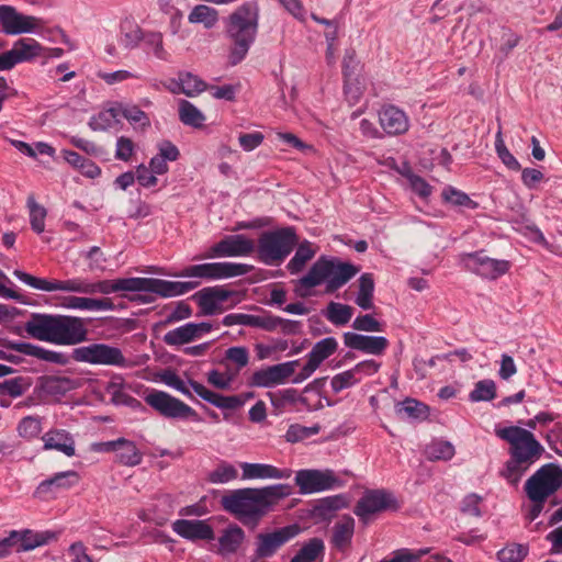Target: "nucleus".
<instances>
[{"instance_id":"nucleus-1","label":"nucleus","mask_w":562,"mask_h":562,"mask_svg":"<svg viewBox=\"0 0 562 562\" xmlns=\"http://www.w3.org/2000/svg\"><path fill=\"white\" fill-rule=\"evenodd\" d=\"M289 484H274L261 488H239L223 496L222 505L245 526L256 527L279 501L290 496Z\"/></svg>"},{"instance_id":"nucleus-2","label":"nucleus","mask_w":562,"mask_h":562,"mask_svg":"<svg viewBox=\"0 0 562 562\" xmlns=\"http://www.w3.org/2000/svg\"><path fill=\"white\" fill-rule=\"evenodd\" d=\"M496 436L509 445V459L506 461L501 475L512 485H517L522 475L544 453V447L535 435L519 426H508L495 429Z\"/></svg>"},{"instance_id":"nucleus-3","label":"nucleus","mask_w":562,"mask_h":562,"mask_svg":"<svg viewBox=\"0 0 562 562\" xmlns=\"http://www.w3.org/2000/svg\"><path fill=\"white\" fill-rule=\"evenodd\" d=\"M24 328L34 339L63 346L80 344L88 334L82 318L68 315L34 313Z\"/></svg>"},{"instance_id":"nucleus-4","label":"nucleus","mask_w":562,"mask_h":562,"mask_svg":"<svg viewBox=\"0 0 562 562\" xmlns=\"http://www.w3.org/2000/svg\"><path fill=\"white\" fill-rule=\"evenodd\" d=\"M259 27V7L256 1L238 5L224 20L225 36L231 42L228 63H241L255 43Z\"/></svg>"},{"instance_id":"nucleus-5","label":"nucleus","mask_w":562,"mask_h":562,"mask_svg":"<svg viewBox=\"0 0 562 562\" xmlns=\"http://www.w3.org/2000/svg\"><path fill=\"white\" fill-rule=\"evenodd\" d=\"M359 271L360 268L352 263L342 262L338 258L321 256L308 272L299 280V283L307 290L325 283L326 293H334Z\"/></svg>"},{"instance_id":"nucleus-6","label":"nucleus","mask_w":562,"mask_h":562,"mask_svg":"<svg viewBox=\"0 0 562 562\" xmlns=\"http://www.w3.org/2000/svg\"><path fill=\"white\" fill-rule=\"evenodd\" d=\"M296 244L297 236L293 227L263 232L258 239V257L266 265H279L292 252Z\"/></svg>"},{"instance_id":"nucleus-7","label":"nucleus","mask_w":562,"mask_h":562,"mask_svg":"<svg viewBox=\"0 0 562 562\" xmlns=\"http://www.w3.org/2000/svg\"><path fill=\"white\" fill-rule=\"evenodd\" d=\"M161 381L166 385L177 390L190 400H194L191 392L192 390L201 398L222 409H236L244 405V401L238 395H221L209 390L203 384L194 380L184 382L176 372L171 370H167L161 374Z\"/></svg>"},{"instance_id":"nucleus-8","label":"nucleus","mask_w":562,"mask_h":562,"mask_svg":"<svg viewBox=\"0 0 562 562\" xmlns=\"http://www.w3.org/2000/svg\"><path fill=\"white\" fill-rule=\"evenodd\" d=\"M562 486V468L557 463L540 467L525 483V492L532 503H544Z\"/></svg>"},{"instance_id":"nucleus-9","label":"nucleus","mask_w":562,"mask_h":562,"mask_svg":"<svg viewBox=\"0 0 562 562\" xmlns=\"http://www.w3.org/2000/svg\"><path fill=\"white\" fill-rule=\"evenodd\" d=\"M251 266L237 262H206L184 267L175 277L196 278L202 280H222L247 274Z\"/></svg>"},{"instance_id":"nucleus-10","label":"nucleus","mask_w":562,"mask_h":562,"mask_svg":"<svg viewBox=\"0 0 562 562\" xmlns=\"http://www.w3.org/2000/svg\"><path fill=\"white\" fill-rule=\"evenodd\" d=\"M144 400L147 405L165 418L201 420L199 414L191 406L167 392L153 390Z\"/></svg>"},{"instance_id":"nucleus-11","label":"nucleus","mask_w":562,"mask_h":562,"mask_svg":"<svg viewBox=\"0 0 562 562\" xmlns=\"http://www.w3.org/2000/svg\"><path fill=\"white\" fill-rule=\"evenodd\" d=\"M463 268L481 278L496 280L508 272L510 262L488 257L484 250L460 255Z\"/></svg>"},{"instance_id":"nucleus-12","label":"nucleus","mask_w":562,"mask_h":562,"mask_svg":"<svg viewBox=\"0 0 562 562\" xmlns=\"http://www.w3.org/2000/svg\"><path fill=\"white\" fill-rule=\"evenodd\" d=\"M295 484L303 495L321 493L344 485L342 480L330 469H305L295 473Z\"/></svg>"},{"instance_id":"nucleus-13","label":"nucleus","mask_w":562,"mask_h":562,"mask_svg":"<svg viewBox=\"0 0 562 562\" xmlns=\"http://www.w3.org/2000/svg\"><path fill=\"white\" fill-rule=\"evenodd\" d=\"M76 361L91 364L126 367L127 360L121 349L106 344H91L74 350Z\"/></svg>"},{"instance_id":"nucleus-14","label":"nucleus","mask_w":562,"mask_h":562,"mask_svg":"<svg viewBox=\"0 0 562 562\" xmlns=\"http://www.w3.org/2000/svg\"><path fill=\"white\" fill-rule=\"evenodd\" d=\"M302 528L297 524L277 528L271 532H261L256 537L255 554L259 559L271 558L290 540L299 536Z\"/></svg>"},{"instance_id":"nucleus-15","label":"nucleus","mask_w":562,"mask_h":562,"mask_svg":"<svg viewBox=\"0 0 562 562\" xmlns=\"http://www.w3.org/2000/svg\"><path fill=\"white\" fill-rule=\"evenodd\" d=\"M44 46L32 37L15 41L11 49L0 54V71L11 70L18 64L30 63L40 58Z\"/></svg>"},{"instance_id":"nucleus-16","label":"nucleus","mask_w":562,"mask_h":562,"mask_svg":"<svg viewBox=\"0 0 562 562\" xmlns=\"http://www.w3.org/2000/svg\"><path fill=\"white\" fill-rule=\"evenodd\" d=\"M398 503L393 493L385 490H370L364 492L357 502L353 513L363 521L376 513L387 509H397Z\"/></svg>"},{"instance_id":"nucleus-17","label":"nucleus","mask_w":562,"mask_h":562,"mask_svg":"<svg viewBox=\"0 0 562 562\" xmlns=\"http://www.w3.org/2000/svg\"><path fill=\"white\" fill-rule=\"evenodd\" d=\"M0 24L7 35L33 33L43 25L42 19L34 15H25L16 11L14 7L0 5Z\"/></svg>"},{"instance_id":"nucleus-18","label":"nucleus","mask_w":562,"mask_h":562,"mask_svg":"<svg viewBox=\"0 0 562 562\" xmlns=\"http://www.w3.org/2000/svg\"><path fill=\"white\" fill-rule=\"evenodd\" d=\"M255 250V243L245 235H227L214 244L204 258L245 257Z\"/></svg>"},{"instance_id":"nucleus-19","label":"nucleus","mask_w":562,"mask_h":562,"mask_svg":"<svg viewBox=\"0 0 562 562\" xmlns=\"http://www.w3.org/2000/svg\"><path fill=\"white\" fill-rule=\"evenodd\" d=\"M297 363V360H293L255 371L251 375L250 384L257 387H272L282 384L288 378L293 375Z\"/></svg>"},{"instance_id":"nucleus-20","label":"nucleus","mask_w":562,"mask_h":562,"mask_svg":"<svg viewBox=\"0 0 562 562\" xmlns=\"http://www.w3.org/2000/svg\"><path fill=\"white\" fill-rule=\"evenodd\" d=\"M233 295V291L226 290L223 286L215 285L200 290L194 294L199 307L201 308L200 314L204 316H211L224 311L223 303L226 302Z\"/></svg>"},{"instance_id":"nucleus-21","label":"nucleus","mask_w":562,"mask_h":562,"mask_svg":"<svg viewBox=\"0 0 562 562\" xmlns=\"http://www.w3.org/2000/svg\"><path fill=\"white\" fill-rule=\"evenodd\" d=\"M200 285L199 281H168L144 278V292L155 293L162 297L186 294Z\"/></svg>"},{"instance_id":"nucleus-22","label":"nucleus","mask_w":562,"mask_h":562,"mask_svg":"<svg viewBox=\"0 0 562 562\" xmlns=\"http://www.w3.org/2000/svg\"><path fill=\"white\" fill-rule=\"evenodd\" d=\"M346 347L368 355H382L389 346V340L383 336H366L352 331L344 334Z\"/></svg>"},{"instance_id":"nucleus-23","label":"nucleus","mask_w":562,"mask_h":562,"mask_svg":"<svg viewBox=\"0 0 562 562\" xmlns=\"http://www.w3.org/2000/svg\"><path fill=\"white\" fill-rule=\"evenodd\" d=\"M379 122L383 131L391 136L402 135L409 127L406 113L394 105H386L380 110Z\"/></svg>"},{"instance_id":"nucleus-24","label":"nucleus","mask_w":562,"mask_h":562,"mask_svg":"<svg viewBox=\"0 0 562 562\" xmlns=\"http://www.w3.org/2000/svg\"><path fill=\"white\" fill-rule=\"evenodd\" d=\"M172 530L191 541L214 539L213 528L204 520L178 519L172 522Z\"/></svg>"},{"instance_id":"nucleus-25","label":"nucleus","mask_w":562,"mask_h":562,"mask_svg":"<svg viewBox=\"0 0 562 562\" xmlns=\"http://www.w3.org/2000/svg\"><path fill=\"white\" fill-rule=\"evenodd\" d=\"M144 292V278H121L91 282V295L111 294L115 292Z\"/></svg>"},{"instance_id":"nucleus-26","label":"nucleus","mask_w":562,"mask_h":562,"mask_svg":"<svg viewBox=\"0 0 562 562\" xmlns=\"http://www.w3.org/2000/svg\"><path fill=\"white\" fill-rule=\"evenodd\" d=\"M5 347L13 351L34 357L49 363L66 364L68 362L67 356L63 352L48 350L31 342L9 341L5 344Z\"/></svg>"},{"instance_id":"nucleus-27","label":"nucleus","mask_w":562,"mask_h":562,"mask_svg":"<svg viewBox=\"0 0 562 562\" xmlns=\"http://www.w3.org/2000/svg\"><path fill=\"white\" fill-rule=\"evenodd\" d=\"M243 470V479L244 480H254V479H289L292 475V471L290 469H278L271 464L265 463H248L244 462L240 464Z\"/></svg>"},{"instance_id":"nucleus-28","label":"nucleus","mask_w":562,"mask_h":562,"mask_svg":"<svg viewBox=\"0 0 562 562\" xmlns=\"http://www.w3.org/2000/svg\"><path fill=\"white\" fill-rule=\"evenodd\" d=\"M58 538V532L52 530L45 531H33L31 529H24L18 531L16 552L31 551L37 547L45 546L50 541Z\"/></svg>"},{"instance_id":"nucleus-29","label":"nucleus","mask_w":562,"mask_h":562,"mask_svg":"<svg viewBox=\"0 0 562 562\" xmlns=\"http://www.w3.org/2000/svg\"><path fill=\"white\" fill-rule=\"evenodd\" d=\"M45 450H57L67 457L75 456V440L71 435L64 429L49 430L43 435Z\"/></svg>"},{"instance_id":"nucleus-30","label":"nucleus","mask_w":562,"mask_h":562,"mask_svg":"<svg viewBox=\"0 0 562 562\" xmlns=\"http://www.w3.org/2000/svg\"><path fill=\"white\" fill-rule=\"evenodd\" d=\"M143 49L147 56L159 61H171V53L165 44L164 34L159 31H146V35L143 41Z\"/></svg>"},{"instance_id":"nucleus-31","label":"nucleus","mask_w":562,"mask_h":562,"mask_svg":"<svg viewBox=\"0 0 562 562\" xmlns=\"http://www.w3.org/2000/svg\"><path fill=\"white\" fill-rule=\"evenodd\" d=\"M355 532V519L349 516H342L333 527L331 544L339 551L349 548Z\"/></svg>"},{"instance_id":"nucleus-32","label":"nucleus","mask_w":562,"mask_h":562,"mask_svg":"<svg viewBox=\"0 0 562 562\" xmlns=\"http://www.w3.org/2000/svg\"><path fill=\"white\" fill-rule=\"evenodd\" d=\"M63 305L71 310L85 311H112L114 303L109 297L94 299L86 296H68L65 299Z\"/></svg>"},{"instance_id":"nucleus-33","label":"nucleus","mask_w":562,"mask_h":562,"mask_svg":"<svg viewBox=\"0 0 562 562\" xmlns=\"http://www.w3.org/2000/svg\"><path fill=\"white\" fill-rule=\"evenodd\" d=\"M115 462L125 467L138 465L143 460V454L135 442L125 438L116 439Z\"/></svg>"},{"instance_id":"nucleus-34","label":"nucleus","mask_w":562,"mask_h":562,"mask_svg":"<svg viewBox=\"0 0 562 562\" xmlns=\"http://www.w3.org/2000/svg\"><path fill=\"white\" fill-rule=\"evenodd\" d=\"M78 480V473L72 470L56 473L53 477L40 483L35 491V495L38 497L44 496L50 492L52 487L69 488L75 485Z\"/></svg>"},{"instance_id":"nucleus-35","label":"nucleus","mask_w":562,"mask_h":562,"mask_svg":"<svg viewBox=\"0 0 562 562\" xmlns=\"http://www.w3.org/2000/svg\"><path fill=\"white\" fill-rule=\"evenodd\" d=\"M245 540V531L237 525H229L218 538V552L222 555L235 553Z\"/></svg>"},{"instance_id":"nucleus-36","label":"nucleus","mask_w":562,"mask_h":562,"mask_svg":"<svg viewBox=\"0 0 562 562\" xmlns=\"http://www.w3.org/2000/svg\"><path fill=\"white\" fill-rule=\"evenodd\" d=\"M347 506L348 501L344 494L327 496L317 501L314 506V514L322 519H330L337 510Z\"/></svg>"},{"instance_id":"nucleus-37","label":"nucleus","mask_w":562,"mask_h":562,"mask_svg":"<svg viewBox=\"0 0 562 562\" xmlns=\"http://www.w3.org/2000/svg\"><path fill=\"white\" fill-rule=\"evenodd\" d=\"M121 43L127 49H134L143 43L146 31L133 20H124L120 25Z\"/></svg>"},{"instance_id":"nucleus-38","label":"nucleus","mask_w":562,"mask_h":562,"mask_svg":"<svg viewBox=\"0 0 562 562\" xmlns=\"http://www.w3.org/2000/svg\"><path fill=\"white\" fill-rule=\"evenodd\" d=\"M374 280L371 273H363L358 280V293L355 303L362 310L373 308Z\"/></svg>"},{"instance_id":"nucleus-39","label":"nucleus","mask_w":562,"mask_h":562,"mask_svg":"<svg viewBox=\"0 0 562 562\" xmlns=\"http://www.w3.org/2000/svg\"><path fill=\"white\" fill-rule=\"evenodd\" d=\"M300 326L301 324L297 321L284 319L270 314L262 315L261 329L267 331H274L279 329L285 335H294L300 331Z\"/></svg>"},{"instance_id":"nucleus-40","label":"nucleus","mask_w":562,"mask_h":562,"mask_svg":"<svg viewBox=\"0 0 562 562\" xmlns=\"http://www.w3.org/2000/svg\"><path fill=\"white\" fill-rule=\"evenodd\" d=\"M316 255V249L313 248L312 243L305 240L301 243L296 251L293 256V258L289 261L286 268L291 274H296L300 271L303 270L306 262L312 260L314 256Z\"/></svg>"},{"instance_id":"nucleus-41","label":"nucleus","mask_w":562,"mask_h":562,"mask_svg":"<svg viewBox=\"0 0 562 562\" xmlns=\"http://www.w3.org/2000/svg\"><path fill=\"white\" fill-rule=\"evenodd\" d=\"M121 104L100 111L91 117L89 126L93 131H106L120 122Z\"/></svg>"},{"instance_id":"nucleus-42","label":"nucleus","mask_w":562,"mask_h":562,"mask_svg":"<svg viewBox=\"0 0 562 562\" xmlns=\"http://www.w3.org/2000/svg\"><path fill=\"white\" fill-rule=\"evenodd\" d=\"M190 23H201L207 30L213 29L218 22V11L205 4L195 5L188 15Z\"/></svg>"},{"instance_id":"nucleus-43","label":"nucleus","mask_w":562,"mask_h":562,"mask_svg":"<svg viewBox=\"0 0 562 562\" xmlns=\"http://www.w3.org/2000/svg\"><path fill=\"white\" fill-rule=\"evenodd\" d=\"M395 412L400 417L408 419H425L428 416V407L414 398L396 404Z\"/></svg>"},{"instance_id":"nucleus-44","label":"nucleus","mask_w":562,"mask_h":562,"mask_svg":"<svg viewBox=\"0 0 562 562\" xmlns=\"http://www.w3.org/2000/svg\"><path fill=\"white\" fill-rule=\"evenodd\" d=\"M179 119L188 126L195 128L202 127L205 122V115L188 100L179 101Z\"/></svg>"},{"instance_id":"nucleus-45","label":"nucleus","mask_w":562,"mask_h":562,"mask_svg":"<svg viewBox=\"0 0 562 562\" xmlns=\"http://www.w3.org/2000/svg\"><path fill=\"white\" fill-rule=\"evenodd\" d=\"M337 348L338 341L334 337H326L313 346L312 350L307 355V358L319 367L324 360L336 352Z\"/></svg>"},{"instance_id":"nucleus-46","label":"nucleus","mask_w":562,"mask_h":562,"mask_svg":"<svg viewBox=\"0 0 562 562\" xmlns=\"http://www.w3.org/2000/svg\"><path fill=\"white\" fill-rule=\"evenodd\" d=\"M325 546L321 538H312L297 551L291 562H315L324 553Z\"/></svg>"},{"instance_id":"nucleus-47","label":"nucleus","mask_w":562,"mask_h":562,"mask_svg":"<svg viewBox=\"0 0 562 562\" xmlns=\"http://www.w3.org/2000/svg\"><path fill=\"white\" fill-rule=\"evenodd\" d=\"M353 308L350 305L330 302L324 311V316L331 324L342 326L350 322Z\"/></svg>"},{"instance_id":"nucleus-48","label":"nucleus","mask_w":562,"mask_h":562,"mask_svg":"<svg viewBox=\"0 0 562 562\" xmlns=\"http://www.w3.org/2000/svg\"><path fill=\"white\" fill-rule=\"evenodd\" d=\"M77 386L78 382L76 380L60 375L46 376L43 383L44 390L52 395H64Z\"/></svg>"},{"instance_id":"nucleus-49","label":"nucleus","mask_w":562,"mask_h":562,"mask_svg":"<svg viewBox=\"0 0 562 562\" xmlns=\"http://www.w3.org/2000/svg\"><path fill=\"white\" fill-rule=\"evenodd\" d=\"M193 340H196V335H194L190 323L171 329L167 331L164 336V341L168 346H181L189 344Z\"/></svg>"},{"instance_id":"nucleus-50","label":"nucleus","mask_w":562,"mask_h":562,"mask_svg":"<svg viewBox=\"0 0 562 562\" xmlns=\"http://www.w3.org/2000/svg\"><path fill=\"white\" fill-rule=\"evenodd\" d=\"M496 397V384L491 379L481 380L475 383L469 394L471 402H488Z\"/></svg>"},{"instance_id":"nucleus-51","label":"nucleus","mask_w":562,"mask_h":562,"mask_svg":"<svg viewBox=\"0 0 562 562\" xmlns=\"http://www.w3.org/2000/svg\"><path fill=\"white\" fill-rule=\"evenodd\" d=\"M454 447L451 442L445 440H437L428 445L425 449V454L428 460H450L454 456Z\"/></svg>"},{"instance_id":"nucleus-52","label":"nucleus","mask_w":562,"mask_h":562,"mask_svg":"<svg viewBox=\"0 0 562 562\" xmlns=\"http://www.w3.org/2000/svg\"><path fill=\"white\" fill-rule=\"evenodd\" d=\"M13 274L20 281H22L23 283L27 284L29 286H31L33 289L46 291V292L58 291L59 280L49 281L47 279H42V278L31 276L21 270H15L13 272Z\"/></svg>"},{"instance_id":"nucleus-53","label":"nucleus","mask_w":562,"mask_h":562,"mask_svg":"<svg viewBox=\"0 0 562 562\" xmlns=\"http://www.w3.org/2000/svg\"><path fill=\"white\" fill-rule=\"evenodd\" d=\"M42 420L38 416H25L23 417L16 427V431L20 437L32 440L42 432Z\"/></svg>"},{"instance_id":"nucleus-54","label":"nucleus","mask_w":562,"mask_h":562,"mask_svg":"<svg viewBox=\"0 0 562 562\" xmlns=\"http://www.w3.org/2000/svg\"><path fill=\"white\" fill-rule=\"evenodd\" d=\"M30 383L24 376H16L13 379L4 380L0 382V395H9L11 397L22 396L27 389Z\"/></svg>"},{"instance_id":"nucleus-55","label":"nucleus","mask_w":562,"mask_h":562,"mask_svg":"<svg viewBox=\"0 0 562 562\" xmlns=\"http://www.w3.org/2000/svg\"><path fill=\"white\" fill-rule=\"evenodd\" d=\"M183 94L193 98L206 89V83L189 71H180Z\"/></svg>"},{"instance_id":"nucleus-56","label":"nucleus","mask_w":562,"mask_h":562,"mask_svg":"<svg viewBox=\"0 0 562 562\" xmlns=\"http://www.w3.org/2000/svg\"><path fill=\"white\" fill-rule=\"evenodd\" d=\"M27 207L30 210V222L32 229L37 234L44 232L45 228V217L46 210L44 206L40 205L33 196H29L27 199Z\"/></svg>"},{"instance_id":"nucleus-57","label":"nucleus","mask_w":562,"mask_h":562,"mask_svg":"<svg viewBox=\"0 0 562 562\" xmlns=\"http://www.w3.org/2000/svg\"><path fill=\"white\" fill-rule=\"evenodd\" d=\"M222 324L224 326L244 325L255 328H261L262 315L234 313L226 315Z\"/></svg>"},{"instance_id":"nucleus-58","label":"nucleus","mask_w":562,"mask_h":562,"mask_svg":"<svg viewBox=\"0 0 562 562\" xmlns=\"http://www.w3.org/2000/svg\"><path fill=\"white\" fill-rule=\"evenodd\" d=\"M495 150L497 153L498 158L502 162L512 170H519L520 164L518 160L510 154L508 148L506 147L501 127L498 128L495 136Z\"/></svg>"},{"instance_id":"nucleus-59","label":"nucleus","mask_w":562,"mask_h":562,"mask_svg":"<svg viewBox=\"0 0 562 562\" xmlns=\"http://www.w3.org/2000/svg\"><path fill=\"white\" fill-rule=\"evenodd\" d=\"M361 381V376H357L352 369L346 370L334 375L330 380V386L335 393L352 387Z\"/></svg>"},{"instance_id":"nucleus-60","label":"nucleus","mask_w":562,"mask_h":562,"mask_svg":"<svg viewBox=\"0 0 562 562\" xmlns=\"http://www.w3.org/2000/svg\"><path fill=\"white\" fill-rule=\"evenodd\" d=\"M236 468L227 462H221L217 468L209 475L210 482L214 484H224L237 477Z\"/></svg>"},{"instance_id":"nucleus-61","label":"nucleus","mask_w":562,"mask_h":562,"mask_svg":"<svg viewBox=\"0 0 562 562\" xmlns=\"http://www.w3.org/2000/svg\"><path fill=\"white\" fill-rule=\"evenodd\" d=\"M58 291L91 295V281L86 278H72L59 281Z\"/></svg>"},{"instance_id":"nucleus-62","label":"nucleus","mask_w":562,"mask_h":562,"mask_svg":"<svg viewBox=\"0 0 562 562\" xmlns=\"http://www.w3.org/2000/svg\"><path fill=\"white\" fill-rule=\"evenodd\" d=\"M445 200L456 206H464L468 209H475L477 203L470 199L468 194L453 188H448L442 193Z\"/></svg>"},{"instance_id":"nucleus-63","label":"nucleus","mask_w":562,"mask_h":562,"mask_svg":"<svg viewBox=\"0 0 562 562\" xmlns=\"http://www.w3.org/2000/svg\"><path fill=\"white\" fill-rule=\"evenodd\" d=\"M527 554V549L521 544H509L497 553L501 562H520Z\"/></svg>"},{"instance_id":"nucleus-64","label":"nucleus","mask_w":562,"mask_h":562,"mask_svg":"<svg viewBox=\"0 0 562 562\" xmlns=\"http://www.w3.org/2000/svg\"><path fill=\"white\" fill-rule=\"evenodd\" d=\"M120 116L125 117L131 124L139 123L142 126H148L150 124L147 114L136 105H121Z\"/></svg>"}]
</instances>
